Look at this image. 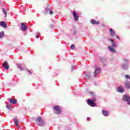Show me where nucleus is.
Instances as JSON below:
<instances>
[{
  "label": "nucleus",
  "mask_w": 130,
  "mask_h": 130,
  "mask_svg": "<svg viewBox=\"0 0 130 130\" xmlns=\"http://www.w3.org/2000/svg\"><path fill=\"white\" fill-rule=\"evenodd\" d=\"M95 101H96V99L94 98L93 100L91 99L87 100V103L89 106L91 107H95L96 106V104L95 103Z\"/></svg>",
  "instance_id": "f257e3e1"
},
{
  "label": "nucleus",
  "mask_w": 130,
  "mask_h": 130,
  "mask_svg": "<svg viewBox=\"0 0 130 130\" xmlns=\"http://www.w3.org/2000/svg\"><path fill=\"white\" fill-rule=\"evenodd\" d=\"M54 112L56 114H60L61 113V110H60V107L59 106H55L53 107Z\"/></svg>",
  "instance_id": "f03ea898"
},
{
  "label": "nucleus",
  "mask_w": 130,
  "mask_h": 130,
  "mask_svg": "<svg viewBox=\"0 0 130 130\" xmlns=\"http://www.w3.org/2000/svg\"><path fill=\"white\" fill-rule=\"evenodd\" d=\"M35 122L37 123H38V122H39V123L38 124V125H43V121L42 120V119H41V117H38L36 120H35Z\"/></svg>",
  "instance_id": "7ed1b4c3"
},
{
  "label": "nucleus",
  "mask_w": 130,
  "mask_h": 130,
  "mask_svg": "<svg viewBox=\"0 0 130 130\" xmlns=\"http://www.w3.org/2000/svg\"><path fill=\"white\" fill-rule=\"evenodd\" d=\"M2 66L5 70H9V69H10V65H9V63H8L7 61H4Z\"/></svg>",
  "instance_id": "20e7f679"
},
{
  "label": "nucleus",
  "mask_w": 130,
  "mask_h": 130,
  "mask_svg": "<svg viewBox=\"0 0 130 130\" xmlns=\"http://www.w3.org/2000/svg\"><path fill=\"white\" fill-rule=\"evenodd\" d=\"M123 101H126L127 104L130 105V97L127 96V95H124L123 97Z\"/></svg>",
  "instance_id": "39448f33"
},
{
  "label": "nucleus",
  "mask_w": 130,
  "mask_h": 130,
  "mask_svg": "<svg viewBox=\"0 0 130 130\" xmlns=\"http://www.w3.org/2000/svg\"><path fill=\"white\" fill-rule=\"evenodd\" d=\"M28 28L27 25H26V24L24 22L21 23V30L22 31H23V32H25L26 31V29Z\"/></svg>",
  "instance_id": "423d86ee"
},
{
  "label": "nucleus",
  "mask_w": 130,
  "mask_h": 130,
  "mask_svg": "<svg viewBox=\"0 0 130 130\" xmlns=\"http://www.w3.org/2000/svg\"><path fill=\"white\" fill-rule=\"evenodd\" d=\"M109 31L110 36H111V37H114V36H115V35L116 34L115 31L113 30L112 28H110Z\"/></svg>",
  "instance_id": "0eeeda50"
},
{
  "label": "nucleus",
  "mask_w": 130,
  "mask_h": 130,
  "mask_svg": "<svg viewBox=\"0 0 130 130\" xmlns=\"http://www.w3.org/2000/svg\"><path fill=\"white\" fill-rule=\"evenodd\" d=\"M101 69L100 68H96L94 73V77H97L98 75H99V73H100Z\"/></svg>",
  "instance_id": "6e6552de"
},
{
  "label": "nucleus",
  "mask_w": 130,
  "mask_h": 130,
  "mask_svg": "<svg viewBox=\"0 0 130 130\" xmlns=\"http://www.w3.org/2000/svg\"><path fill=\"white\" fill-rule=\"evenodd\" d=\"M73 17L74 18L75 21H78L79 20V16H78L77 12H74L73 13Z\"/></svg>",
  "instance_id": "1a4fd4ad"
},
{
  "label": "nucleus",
  "mask_w": 130,
  "mask_h": 130,
  "mask_svg": "<svg viewBox=\"0 0 130 130\" xmlns=\"http://www.w3.org/2000/svg\"><path fill=\"white\" fill-rule=\"evenodd\" d=\"M90 23H91V24H92L93 25H99V24H100V22L99 21H96L94 19H91L90 20Z\"/></svg>",
  "instance_id": "9d476101"
},
{
  "label": "nucleus",
  "mask_w": 130,
  "mask_h": 130,
  "mask_svg": "<svg viewBox=\"0 0 130 130\" xmlns=\"http://www.w3.org/2000/svg\"><path fill=\"white\" fill-rule=\"evenodd\" d=\"M118 92H119L120 93H123L124 92V89H123V87L122 86H120L118 89H117Z\"/></svg>",
  "instance_id": "9b49d317"
},
{
  "label": "nucleus",
  "mask_w": 130,
  "mask_h": 130,
  "mask_svg": "<svg viewBox=\"0 0 130 130\" xmlns=\"http://www.w3.org/2000/svg\"><path fill=\"white\" fill-rule=\"evenodd\" d=\"M108 49L110 50V51H111V52H112L113 53H115V52H116L115 49H114V48L111 46H108Z\"/></svg>",
  "instance_id": "f8f14e48"
},
{
  "label": "nucleus",
  "mask_w": 130,
  "mask_h": 130,
  "mask_svg": "<svg viewBox=\"0 0 130 130\" xmlns=\"http://www.w3.org/2000/svg\"><path fill=\"white\" fill-rule=\"evenodd\" d=\"M14 122L16 124L17 127H20V124H19V121L17 118L14 119Z\"/></svg>",
  "instance_id": "ddd939ff"
},
{
  "label": "nucleus",
  "mask_w": 130,
  "mask_h": 130,
  "mask_svg": "<svg viewBox=\"0 0 130 130\" xmlns=\"http://www.w3.org/2000/svg\"><path fill=\"white\" fill-rule=\"evenodd\" d=\"M0 25L3 28H7V23L5 21H1L0 22Z\"/></svg>",
  "instance_id": "4468645a"
},
{
  "label": "nucleus",
  "mask_w": 130,
  "mask_h": 130,
  "mask_svg": "<svg viewBox=\"0 0 130 130\" xmlns=\"http://www.w3.org/2000/svg\"><path fill=\"white\" fill-rule=\"evenodd\" d=\"M102 114L104 116H108L109 115V114L107 111H105V110H102Z\"/></svg>",
  "instance_id": "2eb2a0df"
},
{
  "label": "nucleus",
  "mask_w": 130,
  "mask_h": 130,
  "mask_svg": "<svg viewBox=\"0 0 130 130\" xmlns=\"http://www.w3.org/2000/svg\"><path fill=\"white\" fill-rule=\"evenodd\" d=\"M125 86L126 89H129V88H130L129 82L128 81H126L125 82Z\"/></svg>",
  "instance_id": "dca6fc26"
},
{
  "label": "nucleus",
  "mask_w": 130,
  "mask_h": 130,
  "mask_svg": "<svg viewBox=\"0 0 130 130\" xmlns=\"http://www.w3.org/2000/svg\"><path fill=\"white\" fill-rule=\"evenodd\" d=\"M9 102L11 103L12 104H16L17 103V100H13L12 99H9Z\"/></svg>",
  "instance_id": "f3484780"
},
{
  "label": "nucleus",
  "mask_w": 130,
  "mask_h": 130,
  "mask_svg": "<svg viewBox=\"0 0 130 130\" xmlns=\"http://www.w3.org/2000/svg\"><path fill=\"white\" fill-rule=\"evenodd\" d=\"M5 36V32L4 31H2L0 32V39H2L3 37Z\"/></svg>",
  "instance_id": "a211bd4d"
},
{
  "label": "nucleus",
  "mask_w": 130,
  "mask_h": 130,
  "mask_svg": "<svg viewBox=\"0 0 130 130\" xmlns=\"http://www.w3.org/2000/svg\"><path fill=\"white\" fill-rule=\"evenodd\" d=\"M122 69H123V70H125L126 69H127V65L123 63L122 64Z\"/></svg>",
  "instance_id": "6ab92c4d"
},
{
  "label": "nucleus",
  "mask_w": 130,
  "mask_h": 130,
  "mask_svg": "<svg viewBox=\"0 0 130 130\" xmlns=\"http://www.w3.org/2000/svg\"><path fill=\"white\" fill-rule=\"evenodd\" d=\"M117 47V45H116V44L115 43V42H113L112 43V46L111 47H113V48H115Z\"/></svg>",
  "instance_id": "aec40b11"
},
{
  "label": "nucleus",
  "mask_w": 130,
  "mask_h": 130,
  "mask_svg": "<svg viewBox=\"0 0 130 130\" xmlns=\"http://www.w3.org/2000/svg\"><path fill=\"white\" fill-rule=\"evenodd\" d=\"M89 94L91 96H96V94H95L94 92H92V91L89 92Z\"/></svg>",
  "instance_id": "412c9836"
},
{
  "label": "nucleus",
  "mask_w": 130,
  "mask_h": 130,
  "mask_svg": "<svg viewBox=\"0 0 130 130\" xmlns=\"http://www.w3.org/2000/svg\"><path fill=\"white\" fill-rule=\"evenodd\" d=\"M17 67L18 68V69H20L21 71H23V67H22V66H21L20 64H18L17 66Z\"/></svg>",
  "instance_id": "4be33fe9"
},
{
  "label": "nucleus",
  "mask_w": 130,
  "mask_h": 130,
  "mask_svg": "<svg viewBox=\"0 0 130 130\" xmlns=\"http://www.w3.org/2000/svg\"><path fill=\"white\" fill-rule=\"evenodd\" d=\"M2 10L3 11L4 14H5V17H7V11H6V10H5L4 9H3Z\"/></svg>",
  "instance_id": "5701e85b"
},
{
  "label": "nucleus",
  "mask_w": 130,
  "mask_h": 130,
  "mask_svg": "<svg viewBox=\"0 0 130 130\" xmlns=\"http://www.w3.org/2000/svg\"><path fill=\"white\" fill-rule=\"evenodd\" d=\"M125 78H126V79H130V76L129 75H125Z\"/></svg>",
  "instance_id": "b1692460"
},
{
  "label": "nucleus",
  "mask_w": 130,
  "mask_h": 130,
  "mask_svg": "<svg viewBox=\"0 0 130 130\" xmlns=\"http://www.w3.org/2000/svg\"><path fill=\"white\" fill-rule=\"evenodd\" d=\"M71 49H75V45L72 44L71 46Z\"/></svg>",
  "instance_id": "393cba45"
},
{
  "label": "nucleus",
  "mask_w": 130,
  "mask_h": 130,
  "mask_svg": "<svg viewBox=\"0 0 130 130\" xmlns=\"http://www.w3.org/2000/svg\"><path fill=\"white\" fill-rule=\"evenodd\" d=\"M6 107L8 108V109H11V105H7Z\"/></svg>",
  "instance_id": "a878e982"
},
{
  "label": "nucleus",
  "mask_w": 130,
  "mask_h": 130,
  "mask_svg": "<svg viewBox=\"0 0 130 130\" xmlns=\"http://www.w3.org/2000/svg\"><path fill=\"white\" fill-rule=\"evenodd\" d=\"M53 14V12L51 10L50 11V15H52Z\"/></svg>",
  "instance_id": "bb28decb"
},
{
  "label": "nucleus",
  "mask_w": 130,
  "mask_h": 130,
  "mask_svg": "<svg viewBox=\"0 0 130 130\" xmlns=\"http://www.w3.org/2000/svg\"><path fill=\"white\" fill-rule=\"evenodd\" d=\"M86 78H87L88 79H90V75H86Z\"/></svg>",
  "instance_id": "cd10ccee"
},
{
  "label": "nucleus",
  "mask_w": 130,
  "mask_h": 130,
  "mask_svg": "<svg viewBox=\"0 0 130 130\" xmlns=\"http://www.w3.org/2000/svg\"><path fill=\"white\" fill-rule=\"evenodd\" d=\"M109 40H110V41H111V42H112V43H113V42L114 41V40H113V39H109Z\"/></svg>",
  "instance_id": "c85d7f7f"
},
{
  "label": "nucleus",
  "mask_w": 130,
  "mask_h": 130,
  "mask_svg": "<svg viewBox=\"0 0 130 130\" xmlns=\"http://www.w3.org/2000/svg\"><path fill=\"white\" fill-rule=\"evenodd\" d=\"M86 119H87V120L88 121H89V120H90V117H87L86 118Z\"/></svg>",
  "instance_id": "c756f323"
},
{
  "label": "nucleus",
  "mask_w": 130,
  "mask_h": 130,
  "mask_svg": "<svg viewBox=\"0 0 130 130\" xmlns=\"http://www.w3.org/2000/svg\"><path fill=\"white\" fill-rule=\"evenodd\" d=\"M116 38H117V39H119V37H118V36H116Z\"/></svg>",
  "instance_id": "7c9ffc66"
},
{
  "label": "nucleus",
  "mask_w": 130,
  "mask_h": 130,
  "mask_svg": "<svg viewBox=\"0 0 130 130\" xmlns=\"http://www.w3.org/2000/svg\"><path fill=\"white\" fill-rule=\"evenodd\" d=\"M124 61H128L127 59H124Z\"/></svg>",
  "instance_id": "2f4dec72"
},
{
  "label": "nucleus",
  "mask_w": 130,
  "mask_h": 130,
  "mask_svg": "<svg viewBox=\"0 0 130 130\" xmlns=\"http://www.w3.org/2000/svg\"><path fill=\"white\" fill-rule=\"evenodd\" d=\"M36 38H39V37H38V36H37Z\"/></svg>",
  "instance_id": "473e14b6"
},
{
  "label": "nucleus",
  "mask_w": 130,
  "mask_h": 130,
  "mask_svg": "<svg viewBox=\"0 0 130 130\" xmlns=\"http://www.w3.org/2000/svg\"><path fill=\"white\" fill-rule=\"evenodd\" d=\"M28 72H29L30 73V71L28 70Z\"/></svg>",
  "instance_id": "72a5a7b5"
},
{
  "label": "nucleus",
  "mask_w": 130,
  "mask_h": 130,
  "mask_svg": "<svg viewBox=\"0 0 130 130\" xmlns=\"http://www.w3.org/2000/svg\"><path fill=\"white\" fill-rule=\"evenodd\" d=\"M30 75H31V72H30Z\"/></svg>",
  "instance_id": "f704fd0d"
}]
</instances>
